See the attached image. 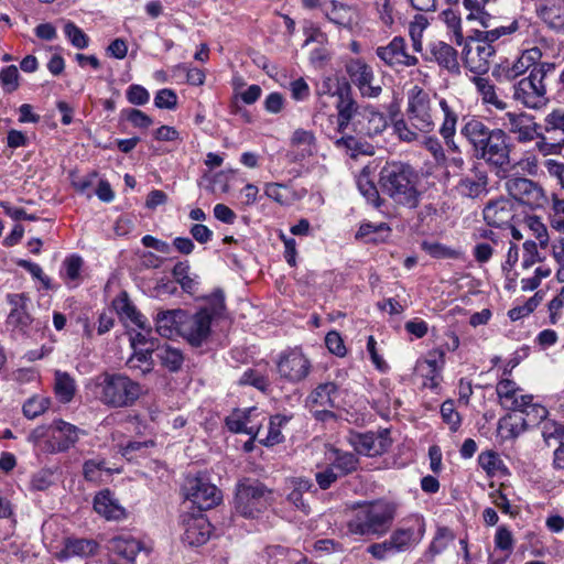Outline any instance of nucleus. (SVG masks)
I'll use <instances>...</instances> for the list:
<instances>
[{
  "mask_svg": "<svg viewBox=\"0 0 564 564\" xmlns=\"http://www.w3.org/2000/svg\"><path fill=\"white\" fill-rule=\"evenodd\" d=\"M379 175L382 193L393 203L410 209L417 207L421 198L417 187L420 175L411 164L401 161L387 162Z\"/></svg>",
  "mask_w": 564,
  "mask_h": 564,
  "instance_id": "1",
  "label": "nucleus"
},
{
  "mask_svg": "<svg viewBox=\"0 0 564 564\" xmlns=\"http://www.w3.org/2000/svg\"><path fill=\"white\" fill-rule=\"evenodd\" d=\"M99 401L112 409L132 406L142 394L141 384L121 372L104 371L97 377Z\"/></svg>",
  "mask_w": 564,
  "mask_h": 564,
  "instance_id": "2",
  "label": "nucleus"
},
{
  "mask_svg": "<svg viewBox=\"0 0 564 564\" xmlns=\"http://www.w3.org/2000/svg\"><path fill=\"white\" fill-rule=\"evenodd\" d=\"M138 329H129L132 354L126 361L127 368L137 377H145L154 370V344L153 327L150 319H129Z\"/></svg>",
  "mask_w": 564,
  "mask_h": 564,
  "instance_id": "3",
  "label": "nucleus"
},
{
  "mask_svg": "<svg viewBox=\"0 0 564 564\" xmlns=\"http://www.w3.org/2000/svg\"><path fill=\"white\" fill-rule=\"evenodd\" d=\"M274 502L273 490L259 479L245 477L236 485L234 507L238 514L257 519Z\"/></svg>",
  "mask_w": 564,
  "mask_h": 564,
  "instance_id": "4",
  "label": "nucleus"
},
{
  "mask_svg": "<svg viewBox=\"0 0 564 564\" xmlns=\"http://www.w3.org/2000/svg\"><path fill=\"white\" fill-rule=\"evenodd\" d=\"M555 70V64L542 62L535 65L529 76L513 85V98L524 107L540 109L549 101L544 79Z\"/></svg>",
  "mask_w": 564,
  "mask_h": 564,
  "instance_id": "5",
  "label": "nucleus"
},
{
  "mask_svg": "<svg viewBox=\"0 0 564 564\" xmlns=\"http://www.w3.org/2000/svg\"><path fill=\"white\" fill-rule=\"evenodd\" d=\"M334 95L338 96L336 108L338 110L336 117V127L328 133L329 140L338 150H344L347 153L352 150V135L346 133L351 119H352V94L350 84L344 78V82L337 83V88Z\"/></svg>",
  "mask_w": 564,
  "mask_h": 564,
  "instance_id": "6",
  "label": "nucleus"
},
{
  "mask_svg": "<svg viewBox=\"0 0 564 564\" xmlns=\"http://www.w3.org/2000/svg\"><path fill=\"white\" fill-rule=\"evenodd\" d=\"M395 516V506L389 502H376L357 516L355 534L381 535L388 531Z\"/></svg>",
  "mask_w": 564,
  "mask_h": 564,
  "instance_id": "7",
  "label": "nucleus"
},
{
  "mask_svg": "<svg viewBox=\"0 0 564 564\" xmlns=\"http://www.w3.org/2000/svg\"><path fill=\"white\" fill-rule=\"evenodd\" d=\"M84 433L76 425L56 419L47 426V437L43 442L42 449L52 455L66 453L78 443L80 434Z\"/></svg>",
  "mask_w": 564,
  "mask_h": 564,
  "instance_id": "8",
  "label": "nucleus"
},
{
  "mask_svg": "<svg viewBox=\"0 0 564 564\" xmlns=\"http://www.w3.org/2000/svg\"><path fill=\"white\" fill-rule=\"evenodd\" d=\"M311 368L310 359L300 347L288 348L281 351L276 360L279 376L291 383H297L306 379Z\"/></svg>",
  "mask_w": 564,
  "mask_h": 564,
  "instance_id": "9",
  "label": "nucleus"
},
{
  "mask_svg": "<svg viewBox=\"0 0 564 564\" xmlns=\"http://www.w3.org/2000/svg\"><path fill=\"white\" fill-rule=\"evenodd\" d=\"M409 119L415 129L422 132H431L434 129V121L430 112V97L419 86H414L409 94L408 100Z\"/></svg>",
  "mask_w": 564,
  "mask_h": 564,
  "instance_id": "10",
  "label": "nucleus"
},
{
  "mask_svg": "<svg viewBox=\"0 0 564 564\" xmlns=\"http://www.w3.org/2000/svg\"><path fill=\"white\" fill-rule=\"evenodd\" d=\"M505 187L512 198L532 209L543 206L545 202L543 188L530 178L511 177L506 181Z\"/></svg>",
  "mask_w": 564,
  "mask_h": 564,
  "instance_id": "11",
  "label": "nucleus"
},
{
  "mask_svg": "<svg viewBox=\"0 0 564 564\" xmlns=\"http://www.w3.org/2000/svg\"><path fill=\"white\" fill-rule=\"evenodd\" d=\"M541 57L542 52L539 47L525 50L513 63L506 61L497 65L492 70V76L499 82L514 80L527 70H531L535 65H539L541 63L539 62Z\"/></svg>",
  "mask_w": 564,
  "mask_h": 564,
  "instance_id": "12",
  "label": "nucleus"
},
{
  "mask_svg": "<svg viewBox=\"0 0 564 564\" xmlns=\"http://www.w3.org/2000/svg\"><path fill=\"white\" fill-rule=\"evenodd\" d=\"M492 43L485 41L476 45H464L462 52L464 64L471 73L484 75L489 70L490 58L496 54Z\"/></svg>",
  "mask_w": 564,
  "mask_h": 564,
  "instance_id": "13",
  "label": "nucleus"
},
{
  "mask_svg": "<svg viewBox=\"0 0 564 564\" xmlns=\"http://www.w3.org/2000/svg\"><path fill=\"white\" fill-rule=\"evenodd\" d=\"M501 121L503 128L516 134L519 142H529L541 135L542 127L535 123L533 117L528 113L506 112Z\"/></svg>",
  "mask_w": 564,
  "mask_h": 564,
  "instance_id": "14",
  "label": "nucleus"
},
{
  "mask_svg": "<svg viewBox=\"0 0 564 564\" xmlns=\"http://www.w3.org/2000/svg\"><path fill=\"white\" fill-rule=\"evenodd\" d=\"M387 127V120L382 112L372 106H358L355 102V133L373 137L381 133Z\"/></svg>",
  "mask_w": 564,
  "mask_h": 564,
  "instance_id": "15",
  "label": "nucleus"
},
{
  "mask_svg": "<svg viewBox=\"0 0 564 564\" xmlns=\"http://www.w3.org/2000/svg\"><path fill=\"white\" fill-rule=\"evenodd\" d=\"M377 55L390 67L414 66L419 59L406 52L405 41L401 36H395L387 46H379Z\"/></svg>",
  "mask_w": 564,
  "mask_h": 564,
  "instance_id": "16",
  "label": "nucleus"
},
{
  "mask_svg": "<svg viewBox=\"0 0 564 564\" xmlns=\"http://www.w3.org/2000/svg\"><path fill=\"white\" fill-rule=\"evenodd\" d=\"M479 160L506 172L510 164V144L509 137L505 130L494 133V138L486 149V155Z\"/></svg>",
  "mask_w": 564,
  "mask_h": 564,
  "instance_id": "17",
  "label": "nucleus"
},
{
  "mask_svg": "<svg viewBox=\"0 0 564 564\" xmlns=\"http://www.w3.org/2000/svg\"><path fill=\"white\" fill-rule=\"evenodd\" d=\"M183 524L182 540L185 544L199 546L209 540L213 527L206 516H188L184 519Z\"/></svg>",
  "mask_w": 564,
  "mask_h": 564,
  "instance_id": "18",
  "label": "nucleus"
},
{
  "mask_svg": "<svg viewBox=\"0 0 564 564\" xmlns=\"http://www.w3.org/2000/svg\"><path fill=\"white\" fill-rule=\"evenodd\" d=\"M187 498L203 511L219 505L223 496L221 491L215 485L197 478L192 485Z\"/></svg>",
  "mask_w": 564,
  "mask_h": 564,
  "instance_id": "19",
  "label": "nucleus"
},
{
  "mask_svg": "<svg viewBox=\"0 0 564 564\" xmlns=\"http://www.w3.org/2000/svg\"><path fill=\"white\" fill-rule=\"evenodd\" d=\"M355 86L364 98H377L382 93L381 80L375 76L372 67L361 59H355Z\"/></svg>",
  "mask_w": 564,
  "mask_h": 564,
  "instance_id": "20",
  "label": "nucleus"
},
{
  "mask_svg": "<svg viewBox=\"0 0 564 564\" xmlns=\"http://www.w3.org/2000/svg\"><path fill=\"white\" fill-rule=\"evenodd\" d=\"M471 173L473 176H462L455 188L462 197L476 199L488 193V175L486 171L481 170L477 165H474Z\"/></svg>",
  "mask_w": 564,
  "mask_h": 564,
  "instance_id": "21",
  "label": "nucleus"
},
{
  "mask_svg": "<svg viewBox=\"0 0 564 564\" xmlns=\"http://www.w3.org/2000/svg\"><path fill=\"white\" fill-rule=\"evenodd\" d=\"M292 148L296 149L290 151L288 156L292 162H299L306 158L313 156L317 152L316 138L313 131L302 128L296 129L290 139Z\"/></svg>",
  "mask_w": 564,
  "mask_h": 564,
  "instance_id": "22",
  "label": "nucleus"
},
{
  "mask_svg": "<svg viewBox=\"0 0 564 564\" xmlns=\"http://www.w3.org/2000/svg\"><path fill=\"white\" fill-rule=\"evenodd\" d=\"M213 319H181V337L192 347H200L212 334Z\"/></svg>",
  "mask_w": 564,
  "mask_h": 564,
  "instance_id": "23",
  "label": "nucleus"
},
{
  "mask_svg": "<svg viewBox=\"0 0 564 564\" xmlns=\"http://www.w3.org/2000/svg\"><path fill=\"white\" fill-rule=\"evenodd\" d=\"M154 357L160 366L171 373L178 372L185 360V356L180 348L167 343L162 344L158 337H155Z\"/></svg>",
  "mask_w": 564,
  "mask_h": 564,
  "instance_id": "24",
  "label": "nucleus"
},
{
  "mask_svg": "<svg viewBox=\"0 0 564 564\" xmlns=\"http://www.w3.org/2000/svg\"><path fill=\"white\" fill-rule=\"evenodd\" d=\"M482 215L488 226L501 227L513 218L512 203L503 197L490 200L485 206Z\"/></svg>",
  "mask_w": 564,
  "mask_h": 564,
  "instance_id": "25",
  "label": "nucleus"
},
{
  "mask_svg": "<svg viewBox=\"0 0 564 564\" xmlns=\"http://www.w3.org/2000/svg\"><path fill=\"white\" fill-rule=\"evenodd\" d=\"M424 522L417 521V529L414 528H398L390 538V544L394 553L406 552L415 546L423 538Z\"/></svg>",
  "mask_w": 564,
  "mask_h": 564,
  "instance_id": "26",
  "label": "nucleus"
},
{
  "mask_svg": "<svg viewBox=\"0 0 564 564\" xmlns=\"http://www.w3.org/2000/svg\"><path fill=\"white\" fill-rule=\"evenodd\" d=\"M93 508L107 520H121L126 518L124 508L117 502L110 489H102L95 495Z\"/></svg>",
  "mask_w": 564,
  "mask_h": 564,
  "instance_id": "27",
  "label": "nucleus"
},
{
  "mask_svg": "<svg viewBox=\"0 0 564 564\" xmlns=\"http://www.w3.org/2000/svg\"><path fill=\"white\" fill-rule=\"evenodd\" d=\"M430 52L440 67L453 75L460 74L457 51L449 44L438 41L430 44Z\"/></svg>",
  "mask_w": 564,
  "mask_h": 564,
  "instance_id": "28",
  "label": "nucleus"
},
{
  "mask_svg": "<svg viewBox=\"0 0 564 564\" xmlns=\"http://www.w3.org/2000/svg\"><path fill=\"white\" fill-rule=\"evenodd\" d=\"M225 311V293L216 289L209 295L198 299L197 312L191 317H223Z\"/></svg>",
  "mask_w": 564,
  "mask_h": 564,
  "instance_id": "29",
  "label": "nucleus"
},
{
  "mask_svg": "<svg viewBox=\"0 0 564 564\" xmlns=\"http://www.w3.org/2000/svg\"><path fill=\"white\" fill-rule=\"evenodd\" d=\"M440 107L444 113V120L438 130L441 137L444 139V142L447 149L452 152L459 153V147L456 144L454 137L456 134V124L458 120L457 113L449 107L447 101L442 98L440 100Z\"/></svg>",
  "mask_w": 564,
  "mask_h": 564,
  "instance_id": "30",
  "label": "nucleus"
},
{
  "mask_svg": "<svg viewBox=\"0 0 564 564\" xmlns=\"http://www.w3.org/2000/svg\"><path fill=\"white\" fill-rule=\"evenodd\" d=\"M338 394L337 386L333 382L318 384L307 397V403L313 409L337 406L336 399Z\"/></svg>",
  "mask_w": 564,
  "mask_h": 564,
  "instance_id": "31",
  "label": "nucleus"
},
{
  "mask_svg": "<svg viewBox=\"0 0 564 564\" xmlns=\"http://www.w3.org/2000/svg\"><path fill=\"white\" fill-rule=\"evenodd\" d=\"M386 441L375 433L355 434V454L375 457L386 452Z\"/></svg>",
  "mask_w": 564,
  "mask_h": 564,
  "instance_id": "32",
  "label": "nucleus"
},
{
  "mask_svg": "<svg viewBox=\"0 0 564 564\" xmlns=\"http://www.w3.org/2000/svg\"><path fill=\"white\" fill-rule=\"evenodd\" d=\"M540 15L551 29L564 32V0H547Z\"/></svg>",
  "mask_w": 564,
  "mask_h": 564,
  "instance_id": "33",
  "label": "nucleus"
},
{
  "mask_svg": "<svg viewBox=\"0 0 564 564\" xmlns=\"http://www.w3.org/2000/svg\"><path fill=\"white\" fill-rule=\"evenodd\" d=\"M110 543L112 552L124 560L127 564H133L142 549L141 542L131 536H117Z\"/></svg>",
  "mask_w": 564,
  "mask_h": 564,
  "instance_id": "34",
  "label": "nucleus"
},
{
  "mask_svg": "<svg viewBox=\"0 0 564 564\" xmlns=\"http://www.w3.org/2000/svg\"><path fill=\"white\" fill-rule=\"evenodd\" d=\"M489 130L490 128L487 127L480 119L470 117L464 118V123L460 128V134L467 140L473 150L476 145H480Z\"/></svg>",
  "mask_w": 564,
  "mask_h": 564,
  "instance_id": "35",
  "label": "nucleus"
},
{
  "mask_svg": "<svg viewBox=\"0 0 564 564\" xmlns=\"http://www.w3.org/2000/svg\"><path fill=\"white\" fill-rule=\"evenodd\" d=\"M292 416L284 414H274L270 416L268 434L265 438L259 440V443L265 447H273L284 442L282 429L291 421Z\"/></svg>",
  "mask_w": 564,
  "mask_h": 564,
  "instance_id": "36",
  "label": "nucleus"
},
{
  "mask_svg": "<svg viewBox=\"0 0 564 564\" xmlns=\"http://www.w3.org/2000/svg\"><path fill=\"white\" fill-rule=\"evenodd\" d=\"M325 15L338 28L347 29L348 31L352 29L351 7L346 3L332 0L330 7L325 10Z\"/></svg>",
  "mask_w": 564,
  "mask_h": 564,
  "instance_id": "37",
  "label": "nucleus"
},
{
  "mask_svg": "<svg viewBox=\"0 0 564 564\" xmlns=\"http://www.w3.org/2000/svg\"><path fill=\"white\" fill-rule=\"evenodd\" d=\"M54 393L61 403H69L76 392L75 380L69 373L56 370L54 376Z\"/></svg>",
  "mask_w": 564,
  "mask_h": 564,
  "instance_id": "38",
  "label": "nucleus"
},
{
  "mask_svg": "<svg viewBox=\"0 0 564 564\" xmlns=\"http://www.w3.org/2000/svg\"><path fill=\"white\" fill-rule=\"evenodd\" d=\"M391 234V228L387 223H364L360 225L355 238H362L366 242L379 243L386 241Z\"/></svg>",
  "mask_w": 564,
  "mask_h": 564,
  "instance_id": "39",
  "label": "nucleus"
},
{
  "mask_svg": "<svg viewBox=\"0 0 564 564\" xmlns=\"http://www.w3.org/2000/svg\"><path fill=\"white\" fill-rule=\"evenodd\" d=\"M549 415V411L545 406L533 403L532 401L525 408L523 416H521V426L516 435H520L529 427H533L543 422Z\"/></svg>",
  "mask_w": 564,
  "mask_h": 564,
  "instance_id": "40",
  "label": "nucleus"
},
{
  "mask_svg": "<svg viewBox=\"0 0 564 564\" xmlns=\"http://www.w3.org/2000/svg\"><path fill=\"white\" fill-rule=\"evenodd\" d=\"M474 83L481 95L484 104L494 106L498 110H505L508 107L507 101L501 99L490 82L482 77H475Z\"/></svg>",
  "mask_w": 564,
  "mask_h": 564,
  "instance_id": "41",
  "label": "nucleus"
},
{
  "mask_svg": "<svg viewBox=\"0 0 564 564\" xmlns=\"http://www.w3.org/2000/svg\"><path fill=\"white\" fill-rule=\"evenodd\" d=\"M99 544L93 539H67L64 552L72 556L87 557L94 555Z\"/></svg>",
  "mask_w": 564,
  "mask_h": 564,
  "instance_id": "42",
  "label": "nucleus"
},
{
  "mask_svg": "<svg viewBox=\"0 0 564 564\" xmlns=\"http://www.w3.org/2000/svg\"><path fill=\"white\" fill-rule=\"evenodd\" d=\"M52 405L50 397L43 394H33L26 399L22 405V413L29 420H34L44 414Z\"/></svg>",
  "mask_w": 564,
  "mask_h": 564,
  "instance_id": "43",
  "label": "nucleus"
},
{
  "mask_svg": "<svg viewBox=\"0 0 564 564\" xmlns=\"http://www.w3.org/2000/svg\"><path fill=\"white\" fill-rule=\"evenodd\" d=\"M102 473L111 475L113 470L107 467L105 459H87L83 464V477L88 482L99 484Z\"/></svg>",
  "mask_w": 564,
  "mask_h": 564,
  "instance_id": "44",
  "label": "nucleus"
},
{
  "mask_svg": "<svg viewBox=\"0 0 564 564\" xmlns=\"http://www.w3.org/2000/svg\"><path fill=\"white\" fill-rule=\"evenodd\" d=\"M154 440L148 441H129L126 445L121 446V455L129 462L139 457H145L148 448L155 446Z\"/></svg>",
  "mask_w": 564,
  "mask_h": 564,
  "instance_id": "45",
  "label": "nucleus"
},
{
  "mask_svg": "<svg viewBox=\"0 0 564 564\" xmlns=\"http://www.w3.org/2000/svg\"><path fill=\"white\" fill-rule=\"evenodd\" d=\"M111 307L119 317H142L127 291H121L111 302Z\"/></svg>",
  "mask_w": 564,
  "mask_h": 564,
  "instance_id": "46",
  "label": "nucleus"
},
{
  "mask_svg": "<svg viewBox=\"0 0 564 564\" xmlns=\"http://www.w3.org/2000/svg\"><path fill=\"white\" fill-rule=\"evenodd\" d=\"M240 386H251L257 390L267 393L270 391V380L268 376L259 372L256 369H247L239 379Z\"/></svg>",
  "mask_w": 564,
  "mask_h": 564,
  "instance_id": "47",
  "label": "nucleus"
},
{
  "mask_svg": "<svg viewBox=\"0 0 564 564\" xmlns=\"http://www.w3.org/2000/svg\"><path fill=\"white\" fill-rule=\"evenodd\" d=\"M357 187L368 205L375 208H379L381 206L383 200L379 195L373 180H366L365 182L364 178L357 180Z\"/></svg>",
  "mask_w": 564,
  "mask_h": 564,
  "instance_id": "48",
  "label": "nucleus"
},
{
  "mask_svg": "<svg viewBox=\"0 0 564 564\" xmlns=\"http://www.w3.org/2000/svg\"><path fill=\"white\" fill-rule=\"evenodd\" d=\"M264 195L280 205H288L292 199L291 189L282 183H267Z\"/></svg>",
  "mask_w": 564,
  "mask_h": 564,
  "instance_id": "49",
  "label": "nucleus"
},
{
  "mask_svg": "<svg viewBox=\"0 0 564 564\" xmlns=\"http://www.w3.org/2000/svg\"><path fill=\"white\" fill-rule=\"evenodd\" d=\"M153 322L155 326L153 336L159 335L167 339L181 336V319H153Z\"/></svg>",
  "mask_w": 564,
  "mask_h": 564,
  "instance_id": "50",
  "label": "nucleus"
},
{
  "mask_svg": "<svg viewBox=\"0 0 564 564\" xmlns=\"http://www.w3.org/2000/svg\"><path fill=\"white\" fill-rule=\"evenodd\" d=\"M0 85L6 94H12L20 86V74L15 65H9L0 70Z\"/></svg>",
  "mask_w": 564,
  "mask_h": 564,
  "instance_id": "51",
  "label": "nucleus"
},
{
  "mask_svg": "<svg viewBox=\"0 0 564 564\" xmlns=\"http://www.w3.org/2000/svg\"><path fill=\"white\" fill-rule=\"evenodd\" d=\"M64 34L69 40L70 44L78 50H84L89 45L87 34L72 21L65 23Z\"/></svg>",
  "mask_w": 564,
  "mask_h": 564,
  "instance_id": "52",
  "label": "nucleus"
},
{
  "mask_svg": "<svg viewBox=\"0 0 564 564\" xmlns=\"http://www.w3.org/2000/svg\"><path fill=\"white\" fill-rule=\"evenodd\" d=\"M120 118L128 120L134 128L139 129H148L153 124V119L137 108L122 109Z\"/></svg>",
  "mask_w": 564,
  "mask_h": 564,
  "instance_id": "53",
  "label": "nucleus"
},
{
  "mask_svg": "<svg viewBox=\"0 0 564 564\" xmlns=\"http://www.w3.org/2000/svg\"><path fill=\"white\" fill-rule=\"evenodd\" d=\"M332 468L337 469L339 475H346L352 471V454L344 453L337 448L332 449Z\"/></svg>",
  "mask_w": 564,
  "mask_h": 564,
  "instance_id": "54",
  "label": "nucleus"
},
{
  "mask_svg": "<svg viewBox=\"0 0 564 564\" xmlns=\"http://www.w3.org/2000/svg\"><path fill=\"white\" fill-rule=\"evenodd\" d=\"M478 463L489 476L495 475L503 467L502 460L499 458L498 454L492 451L481 453L478 456Z\"/></svg>",
  "mask_w": 564,
  "mask_h": 564,
  "instance_id": "55",
  "label": "nucleus"
},
{
  "mask_svg": "<svg viewBox=\"0 0 564 564\" xmlns=\"http://www.w3.org/2000/svg\"><path fill=\"white\" fill-rule=\"evenodd\" d=\"M444 356L445 352L443 349H434L430 351L426 359L417 361L416 370L419 372H423L425 368L442 370L445 364Z\"/></svg>",
  "mask_w": 564,
  "mask_h": 564,
  "instance_id": "56",
  "label": "nucleus"
},
{
  "mask_svg": "<svg viewBox=\"0 0 564 564\" xmlns=\"http://www.w3.org/2000/svg\"><path fill=\"white\" fill-rule=\"evenodd\" d=\"M154 105L159 109L173 110L177 106V95L173 89L162 88L154 97Z\"/></svg>",
  "mask_w": 564,
  "mask_h": 564,
  "instance_id": "57",
  "label": "nucleus"
},
{
  "mask_svg": "<svg viewBox=\"0 0 564 564\" xmlns=\"http://www.w3.org/2000/svg\"><path fill=\"white\" fill-rule=\"evenodd\" d=\"M528 228L533 231L535 239L542 248H545L549 241V234L545 225L536 216H529L525 219Z\"/></svg>",
  "mask_w": 564,
  "mask_h": 564,
  "instance_id": "58",
  "label": "nucleus"
},
{
  "mask_svg": "<svg viewBox=\"0 0 564 564\" xmlns=\"http://www.w3.org/2000/svg\"><path fill=\"white\" fill-rule=\"evenodd\" d=\"M127 100L134 106H143L149 102L150 94L141 85L132 84L126 90Z\"/></svg>",
  "mask_w": 564,
  "mask_h": 564,
  "instance_id": "59",
  "label": "nucleus"
},
{
  "mask_svg": "<svg viewBox=\"0 0 564 564\" xmlns=\"http://www.w3.org/2000/svg\"><path fill=\"white\" fill-rule=\"evenodd\" d=\"M441 414L445 423L449 425L452 431H457L460 425V416L455 410L454 402L447 400L441 405Z\"/></svg>",
  "mask_w": 564,
  "mask_h": 564,
  "instance_id": "60",
  "label": "nucleus"
},
{
  "mask_svg": "<svg viewBox=\"0 0 564 564\" xmlns=\"http://www.w3.org/2000/svg\"><path fill=\"white\" fill-rule=\"evenodd\" d=\"M541 260L542 259L538 251L536 242L533 240H527L523 243V254H522L521 267L523 269H530L531 267H533L536 262H540Z\"/></svg>",
  "mask_w": 564,
  "mask_h": 564,
  "instance_id": "61",
  "label": "nucleus"
},
{
  "mask_svg": "<svg viewBox=\"0 0 564 564\" xmlns=\"http://www.w3.org/2000/svg\"><path fill=\"white\" fill-rule=\"evenodd\" d=\"M83 267V259L77 254H72L63 261L64 276L67 280L75 281L79 278Z\"/></svg>",
  "mask_w": 564,
  "mask_h": 564,
  "instance_id": "62",
  "label": "nucleus"
},
{
  "mask_svg": "<svg viewBox=\"0 0 564 564\" xmlns=\"http://www.w3.org/2000/svg\"><path fill=\"white\" fill-rule=\"evenodd\" d=\"M553 213L551 214V226L553 229L564 232V199L553 200Z\"/></svg>",
  "mask_w": 564,
  "mask_h": 564,
  "instance_id": "63",
  "label": "nucleus"
},
{
  "mask_svg": "<svg viewBox=\"0 0 564 564\" xmlns=\"http://www.w3.org/2000/svg\"><path fill=\"white\" fill-rule=\"evenodd\" d=\"M544 131L551 132L560 130L564 133V110L555 109L550 112L544 119Z\"/></svg>",
  "mask_w": 564,
  "mask_h": 564,
  "instance_id": "64",
  "label": "nucleus"
}]
</instances>
